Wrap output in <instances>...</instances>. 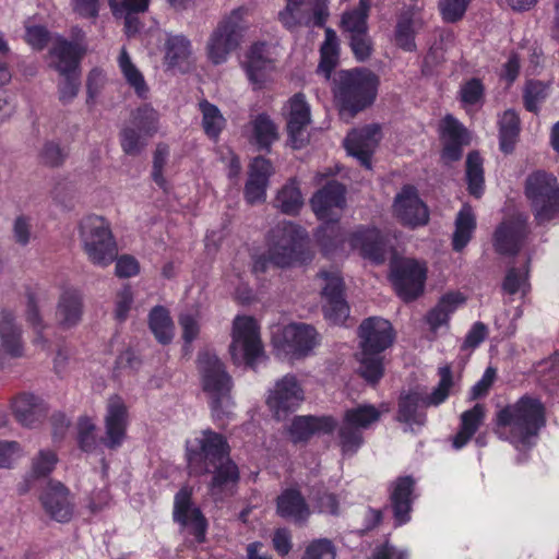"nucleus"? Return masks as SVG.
I'll return each instance as SVG.
<instances>
[{
  "mask_svg": "<svg viewBox=\"0 0 559 559\" xmlns=\"http://www.w3.org/2000/svg\"><path fill=\"white\" fill-rule=\"evenodd\" d=\"M546 425V411L540 400L524 395L496 414L495 433L516 450L535 444L539 430Z\"/></svg>",
  "mask_w": 559,
  "mask_h": 559,
  "instance_id": "1",
  "label": "nucleus"
},
{
  "mask_svg": "<svg viewBox=\"0 0 559 559\" xmlns=\"http://www.w3.org/2000/svg\"><path fill=\"white\" fill-rule=\"evenodd\" d=\"M379 86L378 76L366 69L340 71L335 79L334 97L340 104L341 115L349 118L370 106Z\"/></svg>",
  "mask_w": 559,
  "mask_h": 559,
  "instance_id": "2",
  "label": "nucleus"
},
{
  "mask_svg": "<svg viewBox=\"0 0 559 559\" xmlns=\"http://www.w3.org/2000/svg\"><path fill=\"white\" fill-rule=\"evenodd\" d=\"M249 12L248 7H237L224 15L213 28L205 45L206 57L212 64L225 63L240 47L249 28Z\"/></svg>",
  "mask_w": 559,
  "mask_h": 559,
  "instance_id": "3",
  "label": "nucleus"
},
{
  "mask_svg": "<svg viewBox=\"0 0 559 559\" xmlns=\"http://www.w3.org/2000/svg\"><path fill=\"white\" fill-rule=\"evenodd\" d=\"M310 202L318 218L325 222V225L318 229L317 237L322 248L326 252H330L332 246H336L343 241L338 236H335L333 241L330 240L329 234H334L338 230L336 223L341 211L345 206V187L332 180L319 190L311 198Z\"/></svg>",
  "mask_w": 559,
  "mask_h": 559,
  "instance_id": "4",
  "label": "nucleus"
},
{
  "mask_svg": "<svg viewBox=\"0 0 559 559\" xmlns=\"http://www.w3.org/2000/svg\"><path fill=\"white\" fill-rule=\"evenodd\" d=\"M80 237L90 262L106 267L116 261L118 247L109 223L102 216L90 215L80 224Z\"/></svg>",
  "mask_w": 559,
  "mask_h": 559,
  "instance_id": "5",
  "label": "nucleus"
},
{
  "mask_svg": "<svg viewBox=\"0 0 559 559\" xmlns=\"http://www.w3.org/2000/svg\"><path fill=\"white\" fill-rule=\"evenodd\" d=\"M524 193L538 225L559 217V182L552 174L537 170L528 175Z\"/></svg>",
  "mask_w": 559,
  "mask_h": 559,
  "instance_id": "6",
  "label": "nucleus"
},
{
  "mask_svg": "<svg viewBox=\"0 0 559 559\" xmlns=\"http://www.w3.org/2000/svg\"><path fill=\"white\" fill-rule=\"evenodd\" d=\"M438 373L439 383L430 394L424 395L414 391L401 395L397 411L400 421L421 426L426 421L425 408L431 405L438 406L448 399L453 385L451 367H440Z\"/></svg>",
  "mask_w": 559,
  "mask_h": 559,
  "instance_id": "7",
  "label": "nucleus"
},
{
  "mask_svg": "<svg viewBox=\"0 0 559 559\" xmlns=\"http://www.w3.org/2000/svg\"><path fill=\"white\" fill-rule=\"evenodd\" d=\"M229 445L221 433L202 430L193 442L187 443L188 468L191 475L210 473L211 466L229 457Z\"/></svg>",
  "mask_w": 559,
  "mask_h": 559,
  "instance_id": "8",
  "label": "nucleus"
},
{
  "mask_svg": "<svg viewBox=\"0 0 559 559\" xmlns=\"http://www.w3.org/2000/svg\"><path fill=\"white\" fill-rule=\"evenodd\" d=\"M229 353L235 364L245 362L254 368L264 358V348L258 322L248 316L234 319Z\"/></svg>",
  "mask_w": 559,
  "mask_h": 559,
  "instance_id": "9",
  "label": "nucleus"
},
{
  "mask_svg": "<svg viewBox=\"0 0 559 559\" xmlns=\"http://www.w3.org/2000/svg\"><path fill=\"white\" fill-rule=\"evenodd\" d=\"M197 366L202 389L211 400L212 407L219 408L230 399L234 384L231 376L217 355L210 350L199 353Z\"/></svg>",
  "mask_w": 559,
  "mask_h": 559,
  "instance_id": "10",
  "label": "nucleus"
},
{
  "mask_svg": "<svg viewBox=\"0 0 559 559\" xmlns=\"http://www.w3.org/2000/svg\"><path fill=\"white\" fill-rule=\"evenodd\" d=\"M306 231L299 226L283 222L271 230L269 260L285 267L304 260Z\"/></svg>",
  "mask_w": 559,
  "mask_h": 559,
  "instance_id": "11",
  "label": "nucleus"
},
{
  "mask_svg": "<svg viewBox=\"0 0 559 559\" xmlns=\"http://www.w3.org/2000/svg\"><path fill=\"white\" fill-rule=\"evenodd\" d=\"M391 281L396 294L404 301H412L424 292L427 265L412 258H396L391 261Z\"/></svg>",
  "mask_w": 559,
  "mask_h": 559,
  "instance_id": "12",
  "label": "nucleus"
},
{
  "mask_svg": "<svg viewBox=\"0 0 559 559\" xmlns=\"http://www.w3.org/2000/svg\"><path fill=\"white\" fill-rule=\"evenodd\" d=\"M272 344L285 355L302 358L319 344V334L312 325L290 323L273 333Z\"/></svg>",
  "mask_w": 559,
  "mask_h": 559,
  "instance_id": "13",
  "label": "nucleus"
},
{
  "mask_svg": "<svg viewBox=\"0 0 559 559\" xmlns=\"http://www.w3.org/2000/svg\"><path fill=\"white\" fill-rule=\"evenodd\" d=\"M330 16L329 2L325 0L312 1V15L306 9V0H286V5L278 12V21L290 31L300 27H324Z\"/></svg>",
  "mask_w": 559,
  "mask_h": 559,
  "instance_id": "14",
  "label": "nucleus"
},
{
  "mask_svg": "<svg viewBox=\"0 0 559 559\" xmlns=\"http://www.w3.org/2000/svg\"><path fill=\"white\" fill-rule=\"evenodd\" d=\"M322 309L324 317L333 324L342 325L349 318V306L344 296V281L337 271H322Z\"/></svg>",
  "mask_w": 559,
  "mask_h": 559,
  "instance_id": "15",
  "label": "nucleus"
},
{
  "mask_svg": "<svg viewBox=\"0 0 559 559\" xmlns=\"http://www.w3.org/2000/svg\"><path fill=\"white\" fill-rule=\"evenodd\" d=\"M129 421V408L124 400L117 394L110 395L106 402L103 444L110 450L120 448L127 438Z\"/></svg>",
  "mask_w": 559,
  "mask_h": 559,
  "instance_id": "16",
  "label": "nucleus"
},
{
  "mask_svg": "<svg viewBox=\"0 0 559 559\" xmlns=\"http://www.w3.org/2000/svg\"><path fill=\"white\" fill-rule=\"evenodd\" d=\"M305 400V392L294 374H286L276 381L270 391L266 404L277 419L294 412Z\"/></svg>",
  "mask_w": 559,
  "mask_h": 559,
  "instance_id": "17",
  "label": "nucleus"
},
{
  "mask_svg": "<svg viewBox=\"0 0 559 559\" xmlns=\"http://www.w3.org/2000/svg\"><path fill=\"white\" fill-rule=\"evenodd\" d=\"M393 211L403 225L412 228L426 225L429 213L426 204L420 200L414 187L405 186L396 194Z\"/></svg>",
  "mask_w": 559,
  "mask_h": 559,
  "instance_id": "18",
  "label": "nucleus"
},
{
  "mask_svg": "<svg viewBox=\"0 0 559 559\" xmlns=\"http://www.w3.org/2000/svg\"><path fill=\"white\" fill-rule=\"evenodd\" d=\"M360 349L382 353L394 342V331L390 321L370 317L365 319L358 328Z\"/></svg>",
  "mask_w": 559,
  "mask_h": 559,
  "instance_id": "19",
  "label": "nucleus"
},
{
  "mask_svg": "<svg viewBox=\"0 0 559 559\" xmlns=\"http://www.w3.org/2000/svg\"><path fill=\"white\" fill-rule=\"evenodd\" d=\"M40 501L46 513L60 523L72 519L74 504L69 489L59 481H49L40 495Z\"/></svg>",
  "mask_w": 559,
  "mask_h": 559,
  "instance_id": "20",
  "label": "nucleus"
},
{
  "mask_svg": "<svg viewBox=\"0 0 559 559\" xmlns=\"http://www.w3.org/2000/svg\"><path fill=\"white\" fill-rule=\"evenodd\" d=\"M212 478L209 484V493L214 501H224L233 497L238 488L240 473L237 464L226 459L224 462L212 465Z\"/></svg>",
  "mask_w": 559,
  "mask_h": 559,
  "instance_id": "21",
  "label": "nucleus"
},
{
  "mask_svg": "<svg viewBox=\"0 0 559 559\" xmlns=\"http://www.w3.org/2000/svg\"><path fill=\"white\" fill-rule=\"evenodd\" d=\"M528 235L527 218L516 215L500 224L495 233V248L501 254H516Z\"/></svg>",
  "mask_w": 559,
  "mask_h": 559,
  "instance_id": "22",
  "label": "nucleus"
},
{
  "mask_svg": "<svg viewBox=\"0 0 559 559\" xmlns=\"http://www.w3.org/2000/svg\"><path fill=\"white\" fill-rule=\"evenodd\" d=\"M287 132L294 148L307 142L306 129L311 121L310 106L301 93L295 94L287 103Z\"/></svg>",
  "mask_w": 559,
  "mask_h": 559,
  "instance_id": "23",
  "label": "nucleus"
},
{
  "mask_svg": "<svg viewBox=\"0 0 559 559\" xmlns=\"http://www.w3.org/2000/svg\"><path fill=\"white\" fill-rule=\"evenodd\" d=\"M380 141V127L367 126L360 130H353L344 140L349 155L356 157L367 169L371 168V155Z\"/></svg>",
  "mask_w": 559,
  "mask_h": 559,
  "instance_id": "24",
  "label": "nucleus"
},
{
  "mask_svg": "<svg viewBox=\"0 0 559 559\" xmlns=\"http://www.w3.org/2000/svg\"><path fill=\"white\" fill-rule=\"evenodd\" d=\"M192 489L182 487L175 496L174 520L183 526H191L198 539L204 536L206 520L192 501Z\"/></svg>",
  "mask_w": 559,
  "mask_h": 559,
  "instance_id": "25",
  "label": "nucleus"
},
{
  "mask_svg": "<svg viewBox=\"0 0 559 559\" xmlns=\"http://www.w3.org/2000/svg\"><path fill=\"white\" fill-rule=\"evenodd\" d=\"M274 60L265 41L253 43L247 50L246 69L249 81L261 88L266 81V73L273 69Z\"/></svg>",
  "mask_w": 559,
  "mask_h": 559,
  "instance_id": "26",
  "label": "nucleus"
},
{
  "mask_svg": "<svg viewBox=\"0 0 559 559\" xmlns=\"http://www.w3.org/2000/svg\"><path fill=\"white\" fill-rule=\"evenodd\" d=\"M276 513L285 520L304 525L311 515V509L300 490L288 488L276 498Z\"/></svg>",
  "mask_w": 559,
  "mask_h": 559,
  "instance_id": "27",
  "label": "nucleus"
},
{
  "mask_svg": "<svg viewBox=\"0 0 559 559\" xmlns=\"http://www.w3.org/2000/svg\"><path fill=\"white\" fill-rule=\"evenodd\" d=\"M84 52L80 45L59 38L49 50V66L59 74L80 72Z\"/></svg>",
  "mask_w": 559,
  "mask_h": 559,
  "instance_id": "28",
  "label": "nucleus"
},
{
  "mask_svg": "<svg viewBox=\"0 0 559 559\" xmlns=\"http://www.w3.org/2000/svg\"><path fill=\"white\" fill-rule=\"evenodd\" d=\"M414 486L415 480L411 476L399 477L391 484L390 501L396 525H403L411 520Z\"/></svg>",
  "mask_w": 559,
  "mask_h": 559,
  "instance_id": "29",
  "label": "nucleus"
},
{
  "mask_svg": "<svg viewBox=\"0 0 559 559\" xmlns=\"http://www.w3.org/2000/svg\"><path fill=\"white\" fill-rule=\"evenodd\" d=\"M164 60L168 68L187 72L193 64L191 40L182 34H168L165 40Z\"/></svg>",
  "mask_w": 559,
  "mask_h": 559,
  "instance_id": "30",
  "label": "nucleus"
},
{
  "mask_svg": "<svg viewBox=\"0 0 559 559\" xmlns=\"http://www.w3.org/2000/svg\"><path fill=\"white\" fill-rule=\"evenodd\" d=\"M349 243L353 249L359 250L364 258L376 263H382L385 259V246L376 228L359 227L350 235Z\"/></svg>",
  "mask_w": 559,
  "mask_h": 559,
  "instance_id": "31",
  "label": "nucleus"
},
{
  "mask_svg": "<svg viewBox=\"0 0 559 559\" xmlns=\"http://www.w3.org/2000/svg\"><path fill=\"white\" fill-rule=\"evenodd\" d=\"M83 296L76 288L62 290L56 310V320L63 329H71L78 325L83 316Z\"/></svg>",
  "mask_w": 559,
  "mask_h": 559,
  "instance_id": "32",
  "label": "nucleus"
},
{
  "mask_svg": "<svg viewBox=\"0 0 559 559\" xmlns=\"http://www.w3.org/2000/svg\"><path fill=\"white\" fill-rule=\"evenodd\" d=\"M12 409L16 420L25 427H35L47 415L44 402L32 394L17 396L12 404Z\"/></svg>",
  "mask_w": 559,
  "mask_h": 559,
  "instance_id": "33",
  "label": "nucleus"
},
{
  "mask_svg": "<svg viewBox=\"0 0 559 559\" xmlns=\"http://www.w3.org/2000/svg\"><path fill=\"white\" fill-rule=\"evenodd\" d=\"M336 427L335 420L330 416H297L292 421L289 435L294 442L308 440L316 432H331Z\"/></svg>",
  "mask_w": 559,
  "mask_h": 559,
  "instance_id": "34",
  "label": "nucleus"
},
{
  "mask_svg": "<svg viewBox=\"0 0 559 559\" xmlns=\"http://www.w3.org/2000/svg\"><path fill=\"white\" fill-rule=\"evenodd\" d=\"M108 5L116 19L124 20V31L130 36L139 31L140 21L136 15L147 11L150 0H108Z\"/></svg>",
  "mask_w": 559,
  "mask_h": 559,
  "instance_id": "35",
  "label": "nucleus"
},
{
  "mask_svg": "<svg viewBox=\"0 0 559 559\" xmlns=\"http://www.w3.org/2000/svg\"><path fill=\"white\" fill-rule=\"evenodd\" d=\"M0 350L12 356L23 355L21 329L15 324V317L9 310H3L0 318Z\"/></svg>",
  "mask_w": 559,
  "mask_h": 559,
  "instance_id": "36",
  "label": "nucleus"
},
{
  "mask_svg": "<svg viewBox=\"0 0 559 559\" xmlns=\"http://www.w3.org/2000/svg\"><path fill=\"white\" fill-rule=\"evenodd\" d=\"M486 408L483 404H475L471 409L461 414L460 429L452 440L454 449L460 450L469 442L484 424Z\"/></svg>",
  "mask_w": 559,
  "mask_h": 559,
  "instance_id": "37",
  "label": "nucleus"
},
{
  "mask_svg": "<svg viewBox=\"0 0 559 559\" xmlns=\"http://www.w3.org/2000/svg\"><path fill=\"white\" fill-rule=\"evenodd\" d=\"M465 301L466 298L461 293L452 292L444 294L436 307H433L426 316V322L430 330L436 332L439 328L448 325L450 316Z\"/></svg>",
  "mask_w": 559,
  "mask_h": 559,
  "instance_id": "38",
  "label": "nucleus"
},
{
  "mask_svg": "<svg viewBox=\"0 0 559 559\" xmlns=\"http://www.w3.org/2000/svg\"><path fill=\"white\" fill-rule=\"evenodd\" d=\"M390 408L382 403L379 407L371 404H361L345 411L343 419L360 431L370 428L378 423L382 414L389 413Z\"/></svg>",
  "mask_w": 559,
  "mask_h": 559,
  "instance_id": "39",
  "label": "nucleus"
},
{
  "mask_svg": "<svg viewBox=\"0 0 559 559\" xmlns=\"http://www.w3.org/2000/svg\"><path fill=\"white\" fill-rule=\"evenodd\" d=\"M250 141L260 150L269 151L278 139L277 127L266 114H259L250 121Z\"/></svg>",
  "mask_w": 559,
  "mask_h": 559,
  "instance_id": "40",
  "label": "nucleus"
},
{
  "mask_svg": "<svg viewBox=\"0 0 559 559\" xmlns=\"http://www.w3.org/2000/svg\"><path fill=\"white\" fill-rule=\"evenodd\" d=\"M421 26V19L417 14L411 12L401 14L394 33L396 45L406 51L415 50V34Z\"/></svg>",
  "mask_w": 559,
  "mask_h": 559,
  "instance_id": "41",
  "label": "nucleus"
},
{
  "mask_svg": "<svg viewBox=\"0 0 559 559\" xmlns=\"http://www.w3.org/2000/svg\"><path fill=\"white\" fill-rule=\"evenodd\" d=\"M340 57V40L334 29L324 28V40L320 47V63L318 71L325 79H330L332 71L335 69Z\"/></svg>",
  "mask_w": 559,
  "mask_h": 559,
  "instance_id": "42",
  "label": "nucleus"
},
{
  "mask_svg": "<svg viewBox=\"0 0 559 559\" xmlns=\"http://www.w3.org/2000/svg\"><path fill=\"white\" fill-rule=\"evenodd\" d=\"M118 66L128 85L133 88L140 98H147L150 88L142 72L132 62L127 49L123 47L118 58Z\"/></svg>",
  "mask_w": 559,
  "mask_h": 559,
  "instance_id": "43",
  "label": "nucleus"
},
{
  "mask_svg": "<svg viewBox=\"0 0 559 559\" xmlns=\"http://www.w3.org/2000/svg\"><path fill=\"white\" fill-rule=\"evenodd\" d=\"M476 228V219L471 205L464 204L456 215L455 230L453 234V249L461 251L466 247Z\"/></svg>",
  "mask_w": 559,
  "mask_h": 559,
  "instance_id": "44",
  "label": "nucleus"
},
{
  "mask_svg": "<svg viewBox=\"0 0 559 559\" xmlns=\"http://www.w3.org/2000/svg\"><path fill=\"white\" fill-rule=\"evenodd\" d=\"M359 362L358 373L368 383L376 384L384 374L383 357L381 353L360 349L357 354Z\"/></svg>",
  "mask_w": 559,
  "mask_h": 559,
  "instance_id": "45",
  "label": "nucleus"
},
{
  "mask_svg": "<svg viewBox=\"0 0 559 559\" xmlns=\"http://www.w3.org/2000/svg\"><path fill=\"white\" fill-rule=\"evenodd\" d=\"M520 133V119L518 114L512 110H506L499 119V140L500 148L504 153H511L518 141Z\"/></svg>",
  "mask_w": 559,
  "mask_h": 559,
  "instance_id": "46",
  "label": "nucleus"
},
{
  "mask_svg": "<svg viewBox=\"0 0 559 559\" xmlns=\"http://www.w3.org/2000/svg\"><path fill=\"white\" fill-rule=\"evenodd\" d=\"M199 109L202 114V128L205 134L216 141L226 126V119L218 107L206 99L199 103Z\"/></svg>",
  "mask_w": 559,
  "mask_h": 559,
  "instance_id": "47",
  "label": "nucleus"
},
{
  "mask_svg": "<svg viewBox=\"0 0 559 559\" xmlns=\"http://www.w3.org/2000/svg\"><path fill=\"white\" fill-rule=\"evenodd\" d=\"M148 323L151 331L159 343L168 344L173 340L174 323L164 307L157 306L152 309Z\"/></svg>",
  "mask_w": 559,
  "mask_h": 559,
  "instance_id": "48",
  "label": "nucleus"
},
{
  "mask_svg": "<svg viewBox=\"0 0 559 559\" xmlns=\"http://www.w3.org/2000/svg\"><path fill=\"white\" fill-rule=\"evenodd\" d=\"M466 180L468 192L475 198H480L484 193L485 179L483 158L477 152H472L466 158Z\"/></svg>",
  "mask_w": 559,
  "mask_h": 559,
  "instance_id": "49",
  "label": "nucleus"
},
{
  "mask_svg": "<svg viewBox=\"0 0 559 559\" xmlns=\"http://www.w3.org/2000/svg\"><path fill=\"white\" fill-rule=\"evenodd\" d=\"M304 204L302 195L294 180L286 183L277 193L275 205L284 214L294 215L299 212Z\"/></svg>",
  "mask_w": 559,
  "mask_h": 559,
  "instance_id": "50",
  "label": "nucleus"
},
{
  "mask_svg": "<svg viewBox=\"0 0 559 559\" xmlns=\"http://www.w3.org/2000/svg\"><path fill=\"white\" fill-rule=\"evenodd\" d=\"M159 114L151 105L136 108L129 124L139 129L144 135H154L158 131Z\"/></svg>",
  "mask_w": 559,
  "mask_h": 559,
  "instance_id": "51",
  "label": "nucleus"
},
{
  "mask_svg": "<svg viewBox=\"0 0 559 559\" xmlns=\"http://www.w3.org/2000/svg\"><path fill=\"white\" fill-rule=\"evenodd\" d=\"M337 443L343 455L353 456L364 443L362 432L343 419L337 429Z\"/></svg>",
  "mask_w": 559,
  "mask_h": 559,
  "instance_id": "52",
  "label": "nucleus"
},
{
  "mask_svg": "<svg viewBox=\"0 0 559 559\" xmlns=\"http://www.w3.org/2000/svg\"><path fill=\"white\" fill-rule=\"evenodd\" d=\"M368 13L359 9H352L342 14L340 27L348 37L368 32Z\"/></svg>",
  "mask_w": 559,
  "mask_h": 559,
  "instance_id": "53",
  "label": "nucleus"
},
{
  "mask_svg": "<svg viewBox=\"0 0 559 559\" xmlns=\"http://www.w3.org/2000/svg\"><path fill=\"white\" fill-rule=\"evenodd\" d=\"M151 136L144 135L139 129L128 124L120 132L122 151L128 155H138L146 145V139Z\"/></svg>",
  "mask_w": 559,
  "mask_h": 559,
  "instance_id": "54",
  "label": "nucleus"
},
{
  "mask_svg": "<svg viewBox=\"0 0 559 559\" xmlns=\"http://www.w3.org/2000/svg\"><path fill=\"white\" fill-rule=\"evenodd\" d=\"M97 427L92 418L82 416L78 420V442L85 452H93L98 447Z\"/></svg>",
  "mask_w": 559,
  "mask_h": 559,
  "instance_id": "55",
  "label": "nucleus"
},
{
  "mask_svg": "<svg viewBox=\"0 0 559 559\" xmlns=\"http://www.w3.org/2000/svg\"><path fill=\"white\" fill-rule=\"evenodd\" d=\"M336 547L329 538H317L311 540L300 559H335Z\"/></svg>",
  "mask_w": 559,
  "mask_h": 559,
  "instance_id": "56",
  "label": "nucleus"
},
{
  "mask_svg": "<svg viewBox=\"0 0 559 559\" xmlns=\"http://www.w3.org/2000/svg\"><path fill=\"white\" fill-rule=\"evenodd\" d=\"M548 95V86L539 81L527 82L524 90V105L528 111L537 112Z\"/></svg>",
  "mask_w": 559,
  "mask_h": 559,
  "instance_id": "57",
  "label": "nucleus"
},
{
  "mask_svg": "<svg viewBox=\"0 0 559 559\" xmlns=\"http://www.w3.org/2000/svg\"><path fill=\"white\" fill-rule=\"evenodd\" d=\"M62 80L58 84V96L62 104H70L80 91V72L60 74Z\"/></svg>",
  "mask_w": 559,
  "mask_h": 559,
  "instance_id": "58",
  "label": "nucleus"
},
{
  "mask_svg": "<svg viewBox=\"0 0 559 559\" xmlns=\"http://www.w3.org/2000/svg\"><path fill=\"white\" fill-rule=\"evenodd\" d=\"M460 99L464 107L480 105L484 99V85L478 79H471L461 86Z\"/></svg>",
  "mask_w": 559,
  "mask_h": 559,
  "instance_id": "59",
  "label": "nucleus"
},
{
  "mask_svg": "<svg viewBox=\"0 0 559 559\" xmlns=\"http://www.w3.org/2000/svg\"><path fill=\"white\" fill-rule=\"evenodd\" d=\"M58 459L53 451L41 450L33 459L32 462V475L35 477H44L52 472Z\"/></svg>",
  "mask_w": 559,
  "mask_h": 559,
  "instance_id": "60",
  "label": "nucleus"
},
{
  "mask_svg": "<svg viewBox=\"0 0 559 559\" xmlns=\"http://www.w3.org/2000/svg\"><path fill=\"white\" fill-rule=\"evenodd\" d=\"M348 39L353 55L358 61L364 62L370 58L373 51V43L368 32L360 35H352Z\"/></svg>",
  "mask_w": 559,
  "mask_h": 559,
  "instance_id": "61",
  "label": "nucleus"
},
{
  "mask_svg": "<svg viewBox=\"0 0 559 559\" xmlns=\"http://www.w3.org/2000/svg\"><path fill=\"white\" fill-rule=\"evenodd\" d=\"M38 158L41 165L55 168L63 164L66 159V153L59 146V144L47 142L40 150Z\"/></svg>",
  "mask_w": 559,
  "mask_h": 559,
  "instance_id": "62",
  "label": "nucleus"
},
{
  "mask_svg": "<svg viewBox=\"0 0 559 559\" xmlns=\"http://www.w3.org/2000/svg\"><path fill=\"white\" fill-rule=\"evenodd\" d=\"M527 286L526 276L518 269L512 267L507 272L502 283V290L509 295H514L516 293H522L524 295L527 290Z\"/></svg>",
  "mask_w": 559,
  "mask_h": 559,
  "instance_id": "63",
  "label": "nucleus"
},
{
  "mask_svg": "<svg viewBox=\"0 0 559 559\" xmlns=\"http://www.w3.org/2000/svg\"><path fill=\"white\" fill-rule=\"evenodd\" d=\"M440 130L443 141H466V130L450 115L442 120Z\"/></svg>",
  "mask_w": 559,
  "mask_h": 559,
  "instance_id": "64",
  "label": "nucleus"
}]
</instances>
